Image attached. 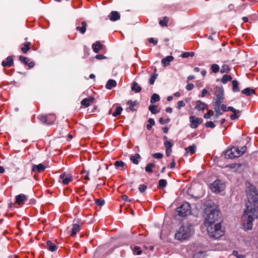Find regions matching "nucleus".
Wrapping results in <instances>:
<instances>
[{
    "instance_id": "nucleus-1",
    "label": "nucleus",
    "mask_w": 258,
    "mask_h": 258,
    "mask_svg": "<svg viewBox=\"0 0 258 258\" xmlns=\"http://www.w3.org/2000/svg\"><path fill=\"white\" fill-rule=\"evenodd\" d=\"M245 192L247 202L241 221L242 228L247 231L252 229L253 221L258 218V192L255 187L249 183L246 184Z\"/></svg>"
},
{
    "instance_id": "nucleus-2",
    "label": "nucleus",
    "mask_w": 258,
    "mask_h": 258,
    "mask_svg": "<svg viewBox=\"0 0 258 258\" xmlns=\"http://www.w3.org/2000/svg\"><path fill=\"white\" fill-rule=\"evenodd\" d=\"M195 232L192 224L185 223L182 224L176 231L174 238L180 241H183L189 239Z\"/></svg>"
},
{
    "instance_id": "nucleus-3",
    "label": "nucleus",
    "mask_w": 258,
    "mask_h": 258,
    "mask_svg": "<svg viewBox=\"0 0 258 258\" xmlns=\"http://www.w3.org/2000/svg\"><path fill=\"white\" fill-rule=\"evenodd\" d=\"M207 230L211 237L218 239L224 234V231L222 229L221 222H217L212 225H208Z\"/></svg>"
},
{
    "instance_id": "nucleus-4",
    "label": "nucleus",
    "mask_w": 258,
    "mask_h": 258,
    "mask_svg": "<svg viewBox=\"0 0 258 258\" xmlns=\"http://www.w3.org/2000/svg\"><path fill=\"white\" fill-rule=\"evenodd\" d=\"M246 147L243 146L240 150L238 147H233L225 152V157L229 159H233L238 157L246 152Z\"/></svg>"
},
{
    "instance_id": "nucleus-5",
    "label": "nucleus",
    "mask_w": 258,
    "mask_h": 258,
    "mask_svg": "<svg viewBox=\"0 0 258 258\" xmlns=\"http://www.w3.org/2000/svg\"><path fill=\"white\" fill-rule=\"evenodd\" d=\"M219 212L218 210H213L208 214L205 221L206 227L208 225H212L217 224V222H221L218 219Z\"/></svg>"
},
{
    "instance_id": "nucleus-6",
    "label": "nucleus",
    "mask_w": 258,
    "mask_h": 258,
    "mask_svg": "<svg viewBox=\"0 0 258 258\" xmlns=\"http://www.w3.org/2000/svg\"><path fill=\"white\" fill-rule=\"evenodd\" d=\"M214 94L215 97L214 99L213 104H220L224 100V89L223 87L221 85L216 86Z\"/></svg>"
},
{
    "instance_id": "nucleus-7",
    "label": "nucleus",
    "mask_w": 258,
    "mask_h": 258,
    "mask_svg": "<svg viewBox=\"0 0 258 258\" xmlns=\"http://www.w3.org/2000/svg\"><path fill=\"white\" fill-rule=\"evenodd\" d=\"M178 215L181 217H185L191 213L190 205L187 202H184L182 205L177 208Z\"/></svg>"
},
{
    "instance_id": "nucleus-8",
    "label": "nucleus",
    "mask_w": 258,
    "mask_h": 258,
    "mask_svg": "<svg viewBox=\"0 0 258 258\" xmlns=\"http://www.w3.org/2000/svg\"><path fill=\"white\" fill-rule=\"evenodd\" d=\"M225 187L224 183L221 180H216L211 185V189L216 193H219L223 191Z\"/></svg>"
},
{
    "instance_id": "nucleus-9",
    "label": "nucleus",
    "mask_w": 258,
    "mask_h": 258,
    "mask_svg": "<svg viewBox=\"0 0 258 258\" xmlns=\"http://www.w3.org/2000/svg\"><path fill=\"white\" fill-rule=\"evenodd\" d=\"M38 119L43 123L48 124L52 123L56 119V117L54 114H49L47 115H41L38 116Z\"/></svg>"
},
{
    "instance_id": "nucleus-10",
    "label": "nucleus",
    "mask_w": 258,
    "mask_h": 258,
    "mask_svg": "<svg viewBox=\"0 0 258 258\" xmlns=\"http://www.w3.org/2000/svg\"><path fill=\"white\" fill-rule=\"evenodd\" d=\"M189 121L190 122V127L192 128H196L199 124L202 123V119L195 116H190L189 117Z\"/></svg>"
},
{
    "instance_id": "nucleus-11",
    "label": "nucleus",
    "mask_w": 258,
    "mask_h": 258,
    "mask_svg": "<svg viewBox=\"0 0 258 258\" xmlns=\"http://www.w3.org/2000/svg\"><path fill=\"white\" fill-rule=\"evenodd\" d=\"M61 182L64 184H68L72 180V176L70 174H66L65 172L61 173L59 176Z\"/></svg>"
},
{
    "instance_id": "nucleus-12",
    "label": "nucleus",
    "mask_w": 258,
    "mask_h": 258,
    "mask_svg": "<svg viewBox=\"0 0 258 258\" xmlns=\"http://www.w3.org/2000/svg\"><path fill=\"white\" fill-rule=\"evenodd\" d=\"M27 200V198L24 194H21L16 197V203L19 206L23 205Z\"/></svg>"
},
{
    "instance_id": "nucleus-13",
    "label": "nucleus",
    "mask_w": 258,
    "mask_h": 258,
    "mask_svg": "<svg viewBox=\"0 0 258 258\" xmlns=\"http://www.w3.org/2000/svg\"><path fill=\"white\" fill-rule=\"evenodd\" d=\"M46 168V167L42 164H39L38 165H33L32 167V171L35 173H38L43 172Z\"/></svg>"
},
{
    "instance_id": "nucleus-14",
    "label": "nucleus",
    "mask_w": 258,
    "mask_h": 258,
    "mask_svg": "<svg viewBox=\"0 0 258 258\" xmlns=\"http://www.w3.org/2000/svg\"><path fill=\"white\" fill-rule=\"evenodd\" d=\"M87 23L85 21L82 22L80 25L76 27V30L79 32L81 34H84L86 31Z\"/></svg>"
},
{
    "instance_id": "nucleus-15",
    "label": "nucleus",
    "mask_w": 258,
    "mask_h": 258,
    "mask_svg": "<svg viewBox=\"0 0 258 258\" xmlns=\"http://www.w3.org/2000/svg\"><path fill=\"white\" fill-rule=\"evenodd\" d=\"M94 101V98L93 97H89L84 99L81 101V104L82 105L86 107L89 106L91 104L93 103Z\"/></svg>"
},
{
    "instance_id": "nucleus-16",
    "label": "nucleus",
    "mask_w": 258,
    "mask_h": 258,
    "mask_svg": "<svg viewBox=\"0 0 258 258\" xmlns=\"http://www.w3.org/2000/svg\"><path fill=\"white\" fill-rule=\"evenodd\" d=\"M108 17L111 21H116L120 19V15L117 11H112L108 15Z\"/></svg>"
},
{
    "instance_id": "nucleus-17",
    "label": "nucleus",
    "mask_w": 258,
    "mask_h": 258,
    "mask_svg": "<svg viewBox=\"0 0 258 258\" xmlns=\"http://www.w3.org/2000/svg\"><path fill=\"white\" fill-rule=\"evenodd\" d=\"M14 63L13 58L12 56H9L6 60L2 61V64L4 67H10Z\"/></svg>"
},
{
    "instance_id": "nucleus-18",
    "label": "nucleus",
    "mask_w": 258,
    "mask_h": 258,
    "mask_svg": "<svg viewBox=\"0 0 258 258\" xmlns=\"http://www.w3.org/2000/svg\"><path fill=\"white\" fill-rule=\"evenodd\" d=\"M195 108L198 110H204L208 108V106L206 104L201 101H197L196 103Z\"/></svg>"
},
{
    "instance_id": "nucleus-19",
    "label": "nucleus",
    "mask_w": 258,
    "mask_h": 258,
    "mask_svg": "<svg viewBox=\"0 0 258 258\" xmlns=\"http://www.w3.org/2000/svg\"><path fill=\"white\" fill-rule=\"evenodd\" d=\"M173 59L174 58L172 56L169 55L163 58L161 60V62L164 67H167L169 65L170 62L173 61Z\"/></svg>"
},
{
    "instance_id": "nucleus-20",
    "label": "nucleus",
    "mask_w": 258,
    "mask_h": 258,
    "mask_svg": "<svg viewBox=\"0 0 258 258\" xmlns=\"http://www.w3.org/2000/svg\"><path fill=\"white\" fill-rule=\"evenodd\" d=\"M92 49L94 52L97 53L99 50L103 49V45L100 42L97 41L92 45Z\"/></svg>"
},
{
    "instance_id": "nucleus-21",
    "label": "nucleus",
    "mask_w": 258,
    "mask_h": 258,
    "mask_svg": "<svg viewBox=\"0 0 258 258\" xmlns=\"http://www.w3.org/2000/svg\"><path fill=\"white\" fill-rule=\"evenodd\" d=\"M116 85L117 83L115 80L110 79L107 81L105 85V87L106 89L110 90L112 88L116 87Z\"/></svg>"
},
{
    "instance_id": "nucleus-22",
    "label": "nucleus",
    "mask_w": 258,
    "mask_h": 258,
    "mask_svg": "<svg viewBox=\"0 0 258 258\" xmlns=\"http://www.w3.org/2000/svg\"><path fill=\"white\" fill-rule=\"evenodd\" d=\"M220 104H213L214 109L215 111L216 112V114L215 115V117L216 118H218L220 115L222 114V112L221 111L220 109Z\"/></svg>"
},
{
    "instance_id": "nucleus-23",
    "label": "nucleus",
    "mask_w": 258,
    "mask_h": 258,
    "mask_svg": "<svg viewBox=\"0 0 258 258\" xmlns=\"http://www.w3.org/2000/svg\"><path fill=\"white\" fill-rule=\"evenodd\" d=\"M141 158L140 154L136 153L135 155L131 156L130 160L134 164L137 165L139 164V160Z\"/></svg>"
},
{
    "instance_id": "nucleus-24",
    "label": "nucleus",
    "mask_w": 258,
    "mask_h": 258,
    "mask_svg": "<svg viewBox=\"0 0 258 258\" xmlns=\"http://www.w3.org/2000/svg\"><path fill=\"white\" fill-rule=\"evenodd\" d=\"M46 244L48 249L51 251H54L57 248V246L50 241H47Z\"/></svg>"
},
{
    "instance_id": "nucleus-25",
    "label": "nucleus",
    "mask_w": 258,
    "mask_h": 258,
    "mask_svg": "<svg viewBox=\"0 0 258 258\" xmlns=\"http://www.w3.org/2000/svg\"><path fill=\"white\" fill-rule=\"evenodd\" d=\"M31 43L27 42L24 43L21 50L24 53H26L30 49Z\"/></svg>"
},
{
    "instance_id": "nucleus-26",
    "label": "nucleus",
    "mask_w": 258,
    "mask_h": 258,
    "mask_svg": "<svg viewBox=\"0 0 258 258\" xmlns=\"http://www.w3.org/2000/svg\"><path fill=\"white\" fill-rule=\"evenodd\" d=\"M80 227L79 225L77 224H74L72 229L71 235L75 236L76 234L80 231Z\"/></svg>"
},
{
    "instance_id": "nucleus-27",
    "label": "nucleus",
    "mask_w": 258,
    "mask_h": 258,
    "mask_svg": "<svg viewBox=\"0 0 258 258\" xmlns=\"http://www.w3.org/2000/svg\"><path fill=\"white\" fill-rule=\"evenodd\" d=\"M141 87L138 85V83L134 82L132 86V90L135 91L137 93H139L141 91Z\"/></svg>"
},
{
    "instance_id": "nucleus-28",
    "label": "nucleus",
    "mask_w": 258,
    "mask_h": 258,
    "mask_svg": "<svg viewBox=\"0 0 258 258\" xmlns=\"http://www.w3.org/2000/svg\"><path fill=\"white\" fill-rule=\"evenodd\" d=\"M155 165L154 163H149L145 167V171L149 173H152L153 172V168H154Z\"/></svg>"
},
{
    "instance_id": "nucleus-29",
    "label": "nucleus",
    "mask_w": 258,
    "mask_h": 258,
    "mask_svg": "<svg viewBox=\"0 0 258 258\" xmlns=\"http://www.w3.org/2000/svg\"><path fill=\"white\" fill-rule=\"evenodd\" d=\"M160 100V96L157 94H154L152 95L150 102L151 103H154Z\"/></svg>"
},
{
    "instance_id": "nucleus-30",
    "label": "nucleus",
    "mask_w": 258,
    "mask_h": 258,
    "mask_svg": "<svg viewBox=\"0 0 258 258\" xmlns=\"http://www.w3.org/2000/svg\"><path fill=\"white\" fill-rule=\"evenodd\" d=\"M232 83V90L234 92H238L239 91L238 88V83L236 80H233Z\"/></svg>"
},
{
    "instance_id": "nucleus-31",
    "label": "nucleus",
    "mask_w": 258,
    "mask_h": 258,
    "mask_svg": "<svg viewBox=\"0 0 258 258\" xmlns=\"http://www.w3.org/2000/svg\"><path fill=\"white\" fill-rule=\"evenodd\" d=\"M231 80H232V77L230 75H225L222 77V78L221 79V82L223 84H226L228 82L231 81Z\"/></svg>"
},
{
    "instance_id": "nucleus-32",
    "label": "nucleus",
    "mask_w": 258,
    "mask_h": 258,
    "mask_svg": "<svg viewBox=\"0 0 258 258\" xmlns=\"http://www.w3.org/2000/svg\"><path fill=\"white\" fill-rule=\"evenodd\" d=\"M196 149V146L192 145L185 148V150L187 152H189L190 154H193L195 152Z\"/></svg>"
},
{
    "instance_id": "nucleus-33",
    "label": "nucleus",
    "mask_w": 258,
    "mask_h": 258,
    "mask_svg": "<svg viewBox=\"0 0 258 258\" xmlns=\"http://www.w3.org/2000/svg\"><path fill=\"white\" fill-rule=\"evenodd\" d=\"M254 90L249 88H246L242 91V93L246 95L247 96L250 95L252 93H253Z\"/></svg>"
},
{
    "instance_id": "nucleus-34",
    "label": "nucleus",
    "mask_w": 258,
    "mask_h": 258,
    "mask_svg": "<svg viewBox=\"0 0 258 258\" xmlns=\"http://www.w3.org/2000/svg\"><path fill=\"white\" fill-rule=\"evenodd\" d=\"M122 111V108L120 106L116 107L115 111L112 113V115L114 117H116L118 115H120Z\"/></svg>"
},
{
    "instance_id": "nucleus-35",
    "label": "nucleus",
    "mask_w": 258,
    "mask_h": 258,
    "mask_svg": "<svg viewBox=\"0 0 258 258\" xmlns=\"http://www.w3.org/2000/svg\"><path fill=\"white\" fill-rule=\"evenodd\" d=\"M169 18L167 17H164L163 19L159 21V24L161 26H167Z\"/></svg>"
},
{
    "instance_id": "nucleus-36",
    "label": "nucleus",
    "mask_w": 258,
    "mask_h": 258,
    "mask_svg": "<svg viewBox=\"0 0 258 258\" xmlns=\"http://www.w3.org/2000/svg\"><path fill=\"white\" fill-rule=\"evenodd\" d=\"M149 110L152 112L153 114H156L158 113L159 111L157 110V107L154 105H150L149 107Z\"/></svg>"
},
{
    "instance_id": "nucleus-37",
    "label": "nucleus",
    "mask_w": 258,
    "mask_h": 258,
    "mask_svg": "<svg viewBox=\"0 0 258 258\" xmlns=\"http://www.w3.org/2000/svg\"><path fill=\"white\" fill-rule=\"evenodd\" d=\"M19 60H20V61L21 62H22L23 63H24V64H26V65H27V64L29 61V59L28 58H27L25 56H22V55H21L19 56Z\"/></svg>"
},
{
    "instance_id": "nucleus-38",
    "label": "nucleus",
    "mask_w": 258,
    "mask_h": 258,
    "mask_svg": "<svg viewBox=\"0 0 258 258\" xmlns=\"http://www.w3.org/2000/svg\"><path fill=\"white\" fill-rule=\"evenodd\" d=\"M133 251L134 254L140 255L142 253V250L140 248L137 246L134 247Z\"/></svg>"
},
{
    "instance_id": "nucleus-39",
    "label": "nucleus",
    "mask_w": 258,
    "mask_h": 258,
    "mask_svg": "<svg viewBox=\"0 0 258 258\" xmlns=\"http://www.w3.org/2000/svg\"><path fill=\"white\" fill-rule=\"evenodd\" d=\"M211 70L214 73H217L219 71V67L217 64H213L211 66Z\"/></svg>"
},
{
    "instance_id": "nucleus-40",
    "label": "nucleus",
    "mask_w": 258,
    "mask_h": 258,
    "mask_svg": "<svg viewBox=\"0 0 258 258\" xmlns=\"http://www.w3.org/2000/svg\"><path fill=\"white\" fill-rule=\"evenodd\" d=\"M167 184V181L165 179H160L159 181V186L161 188H164Z\"/></svg>"
},
{
    "instance_id": "nucleus-41",
    "label": "nucleus",
    "mask_w": 258,
    "mask_h": 258,
    "mask_svg": "<svg viewBox=\"0 0 258 258\" xmlns=\"http://www.w3.org/2000/svg\"><path fill=\"white\" fill-rule=\"evenodd\" d=\"M164 146L166 149H171L173 144L170 141L166 140L164 142Z\"/></svg>"
},
{
    "instance_id": "nucleus-42",
    "label": "nucleus",
    "mask_w": 258,
    "mask_h": 258,
    "mask_svg": "<svg viewBox=\"0 0 258 258\" xmlns=\"http://www.w3.org/2000/svg\"><path fill=\"white\" fill-rule=\"evenodd\" d=\"M233 113L230 115V119L231 120H234L238 118V114L240 113V111L238 110V112H233Z\"/></svg>"
},
{
    "instance_id": "nucleus-43",
    "label": "nucleus",
    "mask_w": 258,
    "mask_h": 258,
    "mask_svg": "<svg viewBox=\"0 0 258 258\" xmlns=\"http://www.w3.org/2000/svg\"><path fill=\"white\" fill-rule=\"evenodd\" d=\"M157 74H153L151 76V77L150 79V80H149V83L151 85L154 84V83L157 78Z\"/></svg>"
},
{
    "instance_id": "nucleus-44",
    "label": "nucleus",
    "mask_w": 258,
    "mask_h": 258,
    "mask_svg": "<svg viewBox=\"0 0 258 258\" xmlns=\"http://www.w3.org/2000/svg\"><path fill=\"white\" fill-rule=\"evenodd\" d=\"M230 71L229 67L227 65H223L221 69V73H224L225 72H228Z\"/></svg>"
},
{
    "instance_id": "nucleus-45",
    "label": "nucleus",
    "mask_w": 258,
    "mask_h": 258,
    "mask_svg": "<svg viewBox=\"0 0 258 258\" xmlns=\"http://www.w3.org/2000/svg\"><path fill=\"white\" fill-rule=\"evenodd\" d=\"M114 165L117 167H123L125 165V163L122 161H117L115 162Z\"/></svg>"
},
{
    "instance_id": "nucleus-46",
    "label": "nucleus",
    "mask_w": 258,
    "mask_h": 258,
    "mask_svg": "<svg viewBox=\"0 0 258 258\" xmlns=\"http://www.w3.org/2000/svg\"><path fill=\"white\" fill-rule=\"evenodd\" d=\"M213 115V111L212 110H209L208 112L204 114V117L205 118H209Z\"/></svg>"
},
{
    "instance_id": "nucleus-47",
    "label": "nucleus",
    "mask_w": 258,
    "mask_h": 258,
    "mask_svg": "<svg viewBox=\"0 0 258 258\" xmlns=\"http://www.w3.org/2000/svg\"><path fill=\"white\" fill-rule=\"evenodd\" d=\"M170 121V119L169 118H167V119H164V118L163 117H161L159 119V122L162 124H166V123H168Z\"/></svg>"
},
{
    "instance_id": "nucleus-48",
    "label": "nucleus",
    "mask_w": 258,
    "mask_h": 258,
    "mask_svg": "<svg viewBox=\"0 0 258 258\" xmlns=\"http://www.w3.org/2000/svg\"><path fill=\"white\" fill-rule=\"evenodd\" d=\"M205 126L207 127L214 128L215 124L212 121H208L206 123Z\"/></svg>"
},
{
    "instance_id": "nucleus-49",
    "label": "nucleus",
    "mask_w": 258,
    "mask_h": 258,
    "mask_svg": "<svg viewBox=\"0 0 258 258\" xmlns=\"http://www.w3.org/2000/svg\"><path fill=\"white\" fill-rule=\"evenodd\" d=\"M232 254L233 255L236 256L237 258H243L244 257L243 255L238 254V251L236 250H233L232 252Z\"/></svg>"
},
{
    "instance_id": "nucleus-50",
    "label": "nucleus",
    "mask_w": 258,
    "mask_h": 258,
    "mask_svg": "<svg viewBox=\"0 0 258 258\" xmlns=\"http://www.w3.org/2000/svg\"><path fill=\"white\" fill-rule=\"evenodd\" d=\"M152 156L156 159H161L163 157V154L160 153L153 154Z\"/></svg>"
},
{
    "instance_id": "nucleus-51",
    "label": "nucleus",
    "mask_w": 258,
    "mask_h": 258,
    "mask_svg": "<svg viewBox=\"0 0 258 258\" xmlns=\"http://www.w3.org/2000/svg\"><path fill=\"white\" fill-rule=\"evenodd\" d=\"M147 189V186L145 184H141L139 187V189L141 192H143Z\"/></svg>"
},
{
    "instance_id": "nucleus-52",
    "label": "nucleus",
    "mask_w": 258,
    "mask_h": 258,
    "mask_svg": "<svg viewBox=\"0 0 258 258\" xmlns=\"http://www.w3.org/2000/svg\"><path fill=\"white\" fill-rule=\"evenodd\" d=\"M185 105V104L184 103L183 101H179L177 102V108L178 109H180L182 107H184Z\"/></svg>"
},
{
    "instance_id": "nucleus-53",
    "label": "nucleus",
    "mask_w": 258,
    "mask_h": 258,
    "mask_svg": "<svg viewBox=\"0 0 258 258\" xmlns=\"http://www.w3.org/2000/svg\"><path fill=\"white\" fill-rule=\"evenodd\" d=\"M104 201L101 199H98L96 202V204L99 206H103L104 204Z\"/></svg>"
},
{
    "instance_id": "nucleus-54",
    "label": "nucleus",
    "mask_w": 258,
    "mask_h": 258,
    "mask_svg": "<svg viewBox=\"0 0 258 258\" xmlns=\"http://www.w3.org/2000/svg\"><path fill=\"white\" fill-rule=\"evenodd\" d=\"M137 104V101H132V100H128L127 102V104L131 106V107H134Z\"/></svg>"
},
{
    "instance_id": "nucleus-55",
    "label": "nucleus",
    "mask_w": 258,
    "mask_h": 258,
    "mask_svg": "<svg viewBox=\"0 0 258 258\" xmlns=\"http://www.w3.org/2000/svg\"><path fill=\"white\" fill-rule=\"evenodd\" d=\"M95 58L97 59H105L106 58V57L103 55V54H97L96 56H95Z\"/></svg>"
},
{
    "instance_id": "nucleus-56",
    "label": "nucleus",
    "mask_w": 258,
    "mask_h": 258,
    "mask_svg": "<svg viewBox=\"0 0 258 258\" xmlns=\"http://www.w3.org/2000/svg\"><path fill=\"white\" fill-rule=\"evenodd\" d=\"M194 87V85L192 84H188L186 86V89L189 91L191 90Z\"/></svg>"
},
{
    "instance_id": "nucleus-57",
    "label": "nucleus",
    "mask_w": 258,
    "mask_h": 258,
    "mask_svg": "<svg viewBox=\"0 0 258 258\" xmlns=\"http://www.w3.org/2000/svg\"><path fill=\"white\" fill-rule=\"evenodd\" d=\"M231 111L232 112H238V110L235 109L234 108H233V107H231V106H229V107H227V111Z\"/></svg>"
},
{
    "instance_id": "nucleus-58",
    "label": "nucleus",
    "mask_w": 258,
    "mask_h": 258,
    "mask_svg": "<svg viewBox=\"0 0 258 258\" xmlns=\"http://www.w3.org/2000/svg\"><path fill=\"white\" fill-rule=\"evenodd\" d=\"M82 173H86V175L85 176L84 178L86 180H90V178L89 177V172L87 171L83 170L81 172Z\"/></svg>"
},
{
    "instance_id": "nucleus-59",
    "label": "nucleus",
    "mask_w": 258,
    "mask_h": 258,
    "mask_svg": "<svg viewBox=\"0 0 258 258\" xmlns=\"http://www.w3.org/2000/svg\"><path fill=\"white\" fill-rule=\"evenodd\" d=\"M208 92V91L206 89H203L202 91L201 97H204Z\"/></svg>"
},
{
    "instance_id": "nucleus-60",
    "label": "nucleus",
    "mask_w": 258,
    "mask_h": 258,
    "mask_svg": "<svg viewBox=\"0 0 258 258\" xmlns=\"http://www.w3.org/2000/svg\"><path fill=\"white\" fill-rule=\"evenodd\" d=\"M149 42L150 43H152L154 45H156L157 44V41L154 39L153 38H151L149 39Z\"/></svg>"
},
{
    "instance_id": "nucleus-61",
    "label": "nucleus",
    "mask_w": 258,
    "mask_h": 258,
    "mask_svg": "<svg viewBox=\"0 0 258 258\" xmlns=\"http://www.w3.org/2000/svg\"><path fill=\"white\" fill-rule=\"evenodd\" d=\"M175 165H176L175 162L174 160H173L172 162L170 164L169 167L171 169H173L175 167Z\"/></svg>"
},
{
    "instance_id": "nucleus-62",
    "label": "nucleus",
    "mask_w": 258,
    "mask_h": 258,
    "mask_svg": "<svg viewBox=\"0 0 258 258\" xmlns=\"http://www.w3.org/2000/svg\"><path fill=\"white\" fill-rule=\"evenodd\" d=\"M27 65H28V66L29 67V68L30 69H31V68H33V67H34V66H35V63H34V62H33V61H31V62H28V63Z\"/></svg>"
},
{
    "instance_id": "nucleus-63",
    "label": "nucleus",
    "mask_w": 258,
    "mask_h": 258,
    "mask_svg": "<svg viewBox=\"0 0 258 258\" xmlns=\"http://www.w3.org/2000/svg\"><path fill=\"white\" fill-rule=\"evenodd\" d=\"M171 149H166V155L167 156H169L171 153Z\"/></svg>"
},
{
    "instance_id": "nucleus-64",
    "label": "nucleus",
    "mask_w": 258,
    "mask_h": 258,
    "mask_svg": "<svg viewBox=\"0 0 258 258\" xmlns=\"http://www.w3.org/2000/svg\"><path fill=\"white\" fill-rule=\"evenodd\" d=\"M181 56L183 58H187L189 56V54L188 52H184L182 54Z\"/></svg>"
}]
</instances>
